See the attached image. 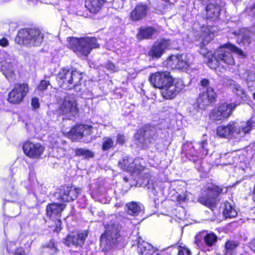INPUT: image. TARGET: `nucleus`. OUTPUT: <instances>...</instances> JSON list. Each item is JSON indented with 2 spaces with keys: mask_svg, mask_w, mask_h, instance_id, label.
<instances>
[{
  "mask_svg": "<svg viewBox=\"0 0 255 255\" xmlns=\"http://www.w3.org/2000/svg\"><path fill=\"white\" fill-rule=\"evenodd\" d=\"M121 229L118 223L111 222L105 227V231L101 237L102 251L107 252L117 247L122 239Z\"/></svg>",
  "mask_w": 255,
  "mask_h": 255,
  "instance_id": "7ed1b4c3",
  "label": "nucleus"
},
{
  "mask_svg": "<svg viewBox=\"0 0 255 255\" xmlns=\"http://www.w3.org/2000/svg\"><path fill=\"white\" fill-rule=\"evenodd\" d=\"M24 154L30 158H39L44 151V147L40 143L25 141L22 146Z\"/></svg>",
  "mask_w": 255,
  "mask_h": 255,
  "instance_id": "2eb2a0df",
  "label": "nucleus"
},
{
  "mask_svg": "<svg viewBox=\"0 0 255 255\" xmlns=\"http://www.w3.org/2000/svg\"><path fill=\"white\" fill-rule=\"evenodd\" d=\"M231 52L241 56L243 55V52L234 45L231 43L225 44L220 46L214 54L207 53V65L211 69H216L219 64L234 65L235 60Z\"/></svg>",
  "mask_w": 255,
  "mask_h": 255,
  "instance_id": "f257e3e1",
  "label": "nucleus"
},
{
  "mask_svg": "<svg viewBox=\"0 0 255 255\" xmlns=\"http://www.w3.org/2000/svg\"><path fill=\"white\" fill-rule=\"evenodd\" d=\"M156 249L150 244L144 241H138L137 251L140 255H151Z\"/></svg>",
  "mask_w": 255,
  "mask_h": 255,
  "instance_id": "a878e982",
  "label": "nucleus"
},
{
  "mask_svg": "<svg viewBox=\"0 0 255 255\" xmlns=\"http://www.w3.org/2000/svg\"><path fill=\"white\" fill-rule=\"evenodd\" d=\"M255 4H254V7H253V8H255Z\"/></svg>",
  "mask_w": 255,
  "mask_h": 255,
  "instance_id": "0e129e2a",
  "label": "nucleus"
},
{
  "mask_svg": "<svg viewBox=\"0 0 255 255\" xmlns=\"http://www.w3.org/2000/svg\"><path fill=\"white\" fill-rule=\"evenodd\" d=\"M49 85L50 84L49 82L45 80H42L39 84L38 87V89L41 91L45 90Z\"/></svg>",
  "mask_w": 255,
  "mask_h": 255,
  "instance_id": "37998d69",
  "label": "nucleus"
},
{
  "mask_svg": "<svg viewBox=\"0 0 255 255\" xmlns=\"http://www.w3.org/2000/svg\"><path fill=\"white\" fill-rule=\"evenodd\" d=\"M126 137L122 134H118L117 136V142L120 144H123L126 141Z\"/></svg>",
  "mask_w": 255,
  "mask_h": 255,
  "instance_id": "de8ad7c7",
  "label": "nucleus"
},
{
  "mask_svg": "<svg viewBox=\"0 0 255 255\" xmlns=\"http://www.w3.org/2000/svg\"><path fill=\"white\" fill-rule=\"evenodd\" d=\"M222 191V188L217 186L214 185L208 186L206 188L205 195L200 198L201 203L209 208L214 207L217 197Z\"/></svg>",
  "mask_w": 255,
  "mask_h": 255,
  "instance_id": "9d476101",
  "label": "nucleus"
},
{
  "mask_svg": "<svg viewBox=\"0 0 255 255\" xmlns=\"http://www.w3.org/2000/svg\"><path fill=\"white\" fill-rule=\"evenodd\" d=\"M172 78L168 72H157L151 75L150 81L154 87L161 89Z\"/></svg>",
  "mask_w": 255,
  "mask_h": 255,
  "instance_id": "a211bd4d",
  "label": "nucleus"
},
{
  "mask_svg": "<svg viewBox=\"0 0 255 255\" xmlns=\"http://www.w3.org/2000/svg\"><path fill=\"white\" fill-rule=\"evenodd\" d=\"M238 246V243L235 241H228L226 243L225 247L234 252V250Z\"/></svg>",
  "mask_w": 255,
  "mask_h": 255,
  "instance_id": "a19ab883",
  "label": "nucleus"
},
{
  "mask_svg": "<svg viewBox=\"0 0 255 255\" xmlns=\"http://www.w3.org/2000/svg\"><path fill=\"white\" fill-rule=\"evenodd\" d=\"M67 47L73 49L79 56L86 57L92 50L99 46L97 40L94 37H83L78 38L73 37L67 38Z\"/></svg>",
  "mask_w": 255,
  "mask_h": 255,
  "instance_id": "20e7f679",
  "label": "nucleus"
},
{
  "mask_svg": "<svg viewBox=\"0 0 255 255\" xmlns=\"http://www.w3.org/2000/svg\"><path fill=\"white\" fill-rule=\"evenodd\" d=\"M18 36L22 40V43L27 46H38L43 41V34L38 29H27L21 30Z\"/></svg>",
  "mask_w": 255,
  "mask_h": 255,
  "instance_id": "423d86ee",
  "label": "nucleus"
},
{
  "mask_svg": "<svg viewBox=\"0 0 255 255\" xmlns=\"http://www.w3.org/2000/svg\"><path fill=\"white\" fill-rule=\"evenodd\" d=\"M57 78L62 88L70 89L79 84L82 79V75L76 70L71 71L69 69L63 68L59 72Z\"/></svg>",
  "mask_w": 255,
  "mask_h": 255,
  "instance_id": "39448f33",
  "label": "nucleus"
},
{
  "mask_svg": "<svg viewBox=\"0 0 255 255\" xmlns=\"http://www.w3.org/2000/svg\"><path fill=\"white\" fill-rule=\"evenodd\" d=\"M147 10L146 5L138 4L131 12L130 18L133 21L140 20L146 16Z\"/></svg>",
  "mask_w": 255,
  "mask_h": 255,
  "instance_id": "4be33fe9",
  "label": "nucleus"
},
{
  "mask_svg": "<svg viewBox=\"0 0 255 255\" xmlns=\"http://www.w3.org/2000/svg\"><path fill=\"white\" fill-rule=\"evenodd\" d=\"M76 154L79 156H84L86 157L93 156V153L88 149L79 148L76 150Z\"/></svg>",
  "mask_w": 255,
  "mask_h": 255,
  "instance_id": "58836bf2",
  "label": "nucleus"
},
{
  "mask_svg": "<svg viewBox=\"0 0 255 255\" xmlns=\"http://www.w3.org/2000/svg\"><path fill=\"white\" fill-rule=\"evenodd\" d=\"M183 82L177 79L168 81L160 90L162 97L167 99H172L175 97L184 88Z\"/></svg>",
  "mask_w": 255,
  "mask_h": 255,
  "instance_id": "0eeeda50",
  "label": "nucleus"
},
{
  "mask_svg": "<svg viewBox=\"0 0 255 255\" xmlns=\"http://www.w3.org/2000/svg\"><path fill=\"white\" fill-rule=\"evenodd\" d=\"M81 192V189L75 186H62L60 190V197L64 202H70L76 199Z\"/></svg>",
  "mask_w": 255,
  "mask_h": 255,
  "instance_id": "f3484780",
  "label": "nucleus"
},
{
  "mask_svg": "<svg viewBox=\"0 0 255 255\" xmlns=\"http://www.w3.org/2000/svg\"><path fill=\"white\" fill-rule=\"evenodd\" d=\"M253 124L251 120L242 122L240 124L231 121L226 126L218 127L216 129V134L222 138L241 140L250 132Z\"/></svg>",
  "mask_w": 255,
  "mask_h": 255,
  "instance_id": "f03ea898",
  "label": "nucleus"
},
{
  "mask_svg": "<svg viewBox=\"0 0 255 255\" xmlns=\"http://www.w3.org/2000/svg\"><path fill=\"white\" fill-rule=\"evenodd\" d=\"M38 0H28L30 4H35L37 2Z\"/></svg>",
  "mask_w": 255,
  "mask_h": 255,
  "instance_id": "13d9d810",
  "label": "nucleus"
},
{
  "mask_svg": "<svg viewBox=\"0 0 255 255\" xmlns=\"http://www.w3.org/2000/svg\"><path fill=\"white\" fill-rule=\"evenodd\" d=\"M212 27L208 26L205 28V35L203 39V44H207L211 41L214 37V34L212 31Z\"/></svg>",
  "mask_w": 255,
  "mask_h": 255,
  "instance_id": "c9c22d12",
  "label": "nucleus"
},
{
  "mask_svg": "<svg viewBox=\"0 0 255 255\" xmlns=\"http://www.w3.org/2000/svg\"><path fill=\"white\" fill-rule=\"evenodd\" d=\"M171 40L166 39L157 40L154 42L148 52V55L152 58H159L165 51L171 48Z\"/></svg>",
  "mask_w": 255,
  "mask_h": 255,
  "instance_id": "4468645a",
  "label": "nucleus"
},
{
  "mask_svg": "<svg viewBox=\"0 0 255 255\" xmlns=\"http://www.w3.org/2000/svg\"><path fill=\"white\" fill-rule=\"evenodd\" d=\"M178 255H192L190 250L186 247H179L178 248Z\"/></svg>",
  "mask_w": 255,
  "mask_h": 255,
  "instance_id": "79ce46f5",
  "label": "nucleus"
},
{
  "mask_svg": "<svg viewBox=\"0 0 255 255\" xmlns=\"http://www.w3.org/2000/svg\"><path fill=\"white\" fill-rule=\"evenodd\" d=\"M59 110L60 114L68 118L75 116L78 113V109L74 96L72 95L65 96Z\"/></svg>",
  "mask_w": 255,
  "mask_h": 255,
  "instance_id": "1a4fd4ad",
  "label": "nucleus"
},
{
  "mask_svg": "<svg viewBox=\"0 0 255 255\" xmlns=\"http://www.w3.org/2000/svg\"><path fill=\"white\" fill-rule=\"evenodd\" d=\"M65 207L64 204H49L47 206V215L51 218H56L60 216L61 213Z\"/></svg>",
  "mask_w": 255,
  "mask_h": 255,
  "instance_id": "412c9836",
  "label": "nucleus"
},
{
  "mask_svg": "<svg viewBox=\"0 0 255 255\" xmlns=\"http://www.w3.org/2000/svg\"><path fill=\"white\" fill-rule=\"evenodd\" d=\"M12 60L10 55L2 53L0 56V69L3 75L9 81H12L15 77Z\"/></svg>",
  "mask_w": 255,
  "mask_h": 255,
  "instance_id": "f8f14e48",
  "label": "nucleus"
},
{
  "mask_svg": "<svg viewBox=\"0 0 255 255\" xmlns=\"http://www.w3.org/2000/svg\"><path fill=\"white\" fill-rule=\"evenodd\" d=\"M241 41L244 43V44H249L251 42L249 36L247 35L243 36L241 38Z\"/></svg>",
  "mask_w": 255,
  "mask_h": 255,
  "instance_id": "864d4df0",
  "label": "nucleus"
},
{
  "mask_svg": "<svg viewBox=\"0 0 255 255\" xmlns=\"http://www.w3.org/2000/svg\"><path fill=\"white\" fill-rule=\"evenodd\" d=\"M83 130H84V127L83 125H81L76 126L72 128H69L68 130L66 129L63 131V133L69 138L73 139H79L83 137L82 132Z\"/></svg>",
  "mask_w": 255,
  "mask_h": 255,
  "instance_id": "5701e85b",
  "label": "nucleus"
},
{
  "mask_svg": "<svg viewBox=\"0 0 255 255\" xmlns=\"http://www.w3.org/2000/svg\"><path fill=\"white\" fill-rule=\"evenodd\" d=\"M236 105L234 104H228L225 103L221 105L218 109L222 114L224 119L228 118L235 109Z\"/></svg>",
  "mask_w": 255,
  "mask_h": 255,
  "instance_id": "c756f323",
  "label": "nucleus"
},
{
  "mask_svg": "<svg viewBox=\"0 0 255 255\" xmlns=\"http://www.w3.org/2000/svg\"><path fill=\"white\" fill-rule=\"evenodd\" d=\"M230 87L232 89L233 91L240 97L241 98L243 99L245 97L246 95L244 89L235 81H231Z\"/></svg>",
  "mask_w": 255,
  "mask_h": 255,
  "instance_id": "473e14b6",
  "label": "nucleus"
},
{
  "mask_svg": "<svg viewBox=\"0 0 255 255\" xmlns=\"http://www.w3.org/2000/svg\"><path fill=\"white\" fill-rule=\"evenodd\" d=\"M61 221L60 219H58L57 221V223H56V230L57 231H59L61 230Z\"/></svg>",
  "mask_w": 255,
  "mask_h": 255,
  "instance_id": "4d7b16f0",
  "label": "nucleus"
},
{
  "mask_svg": "<svg viewBox=\"0 0 255 255\" xmlns=\"http://www.w3.org/2000/svg\"><path fill=\"white\" fill-rule=\"evenodd\" d=\"M31 105L34 109H37L39 107V100L37 98H33L32 99Z\"/></svg>",
  "mask_w": 255,
  "mask_h": 255,
  "instance_id": "8fccbe9b",
  "label": "nucleus"
},
{
  "mask_svg": "<svg viewBox=\"0 0 255 255\" xmlns=\"http://www.w3.org/2000/svg\"><path fill=\"white\" fill-rule=\"evenodd\" d=\"M10 245H14V244H13V243H10Z\"/></svg>",
  "mask_w": 255,
  "mask_h": 255,
  "instance_id": "680f3d73",
  "label": "nucleus"
},
{
  "mask_svg": "<svg viewBox=\"0 0 255 255\" xmlns=\"http://www.w3.org/2000/svg\"><path fill=\"white\" fill-rule=\"evenodd\" d=\"M221 1L220 0H211L207 3L206 7L207 18L213 20L217 19L221 10Z\"/></svg>",
  "mask_w": 255,
  "mask_h": 255,
  "instance_id": "dca6fc26",
  "label": "nucleus"
},
{
  "mask_svg": "<svg viewBox=\"0 0 255 255\" xmlns=\"http://www.w3.org/2000/svg\"><path fill=\"white\" fill-rule=\"evenodd\" d=\"M8 195L11 197L12 199H15L17 196V193L14 188H11V191H8Z\"/></svg>",
  "mask_w": 255,
  "mask_h": 255,
  "instance_id": "603ef678",
  "label": "nucleus"
},
{
  "mask_svg": "<svg viewBox=\"0 0 255 255\" xmlns=\"http://www.w3.org/2000/svg\"><path fill=\"white\" fill-rule=\"evenodd\" d=\"M127 213L130 215L137 216L144 208L143 206L139 202H131L126 205Z\"/></svg>",
  "mask_w": 255,
  "mask_h": 255,
  "instance_id": "393cba45",
  "label": "nucleus"
},
{
  "mask_svg": "<svg viewBox=\"0 0 255 255\" xmlns=\"http://www.w3.org/2000/svg\"><path fill=\"white\" fill-rule=\"evenodd\" d=\"M178 69L186 68L193 63V56L190 54L179 55Z\"/></svg>",
  "mask_w": 255,
  "mask_h": 255,
  "instance_id": "c85d7f7f",
  "label": "nucleus"
},
{
  "mask_svg": "<svg viewBox=\"0 0 255 255\" xmlns=\"http://www.w3.org/2000/svg\"><path fill=\"white\" fill-rule=\"evenodd\" d=\"M218 240L217 236L213 233H207L206 231L202 232L196 235L195 237V244L201 250L206 251L209 249L207 247L214 246Z\"/></svg>",
  "mask_w": 255,
  "mask_h": 255,
  "instance_id": "9b49d317",
  "label": "nucleus"
},
{
  "mask_svg": "<svg viewBox=\"0 0 255 255\" xmlns=\"http://www.w3.org/2000/svg\"><path fill=\"white\" fill-rule=\"evenodd\" d=\"M253 99H254V100L255 101V93L253 95Z\"/></svg>",
  "mask_w": 255,
  "mask_h": 255,
  "instance_id": "052dcab7",
  "label": "nucleus"
},
{
  "mask_svg": "<svg viewBox=\"0 0 255 255\" xmlns=\"http://www.w3.org/2000/svg\"><path fill=\"white\" fill-rule=\"evenodd\" d=\"M230 87L232 89L233 91L240 97L241 98L243 99L245 97L246 95L244 89L235 81H231Z\"/></svg>",
  "mask_w": 255,
  "mask_h": 255,
  "instance_id": "72a5a7b5",
  "label": "nucleus"
},
{
  "mask_svg": "<svg viewBox=\"0 0 255 255\" xmlns=\"http://www.w3.org/2000/svg\"><path fill=\"white\" fill-rule=\"evenodd\" d=\"M107 0H87L85 6L90 12L96 13L102 8Z\"/></svg>",
  "mask_w": 255,
  "mask_h": 255,
  "instance_id": "b1692460",
  "label": "nucleus"
},
{
  "mask_svg": "<svg viewBox=\"0 0 255 255\" xmlns=\"http://www.w3.org/2000/svg\"><path fill=\"white\" fill-rule=\"evenodd\" d=\"M9 42L6 38H2L0 39V45L2 47H6L8 45Z\"/></svg>",
  "mask_w": 255,
  "mask_h": 255,
  "instance_id": "3c124183",
  "label": "nucleus"
},
{
  "mask_svg": "<svg viewBox=\"0 0 255 255\" xmlns=\"http://www.w3.org/2000/svg\"><path fill=\"white\" fill-rule=\"evenodd\" d=\"M119 167L123 170L131 173H139L144 168L142 159L125 157L119 162Z\"/></svg>",
  "mask_w": 255,
  "mask_h": 255,
  "instance_id": "6e6552de",
  "label": "nucleus"
},
{
  "mask_svg": "<svg viewBox=\"0 0 255 255\" xmlns=\"http://www.w3.org/2000/svg\"><path fill=\"white\" fill-rule=\"evenodd\" d=\"M246 81L249 88H255V73L252 72L249 73Z\"/></svg>",
  "mask_w": 255,
  "mask_h": 255,
  "instance_id": "4c0bfd02",
  "label": "nucleus"
},
{
  "mask_svg": "<svg viewBox=\"0 0 255 255\" xmlns=\"http://www.w3.org/2000/svg\"><path fill=\"white\" fill-rule=\"evenodd\" d=\"M87 235V231H85L74 235H69L65 239L64 244L68 246H81L84 243Z\"/></svg>",
  "mask_w": 255,
  "mask_h": 255,
  "instance_id": "aec40b11",
  "label": "nucleus"
},
{
  "mask_svg": "<svg viewBox=\"0 0 255 255\" xmlns=\"http://www.w3.org/2000/svg\"><path fill=\"white\" fill-rule=\"evenodd\" d=\"M114 140L109 137H106L103 139L102 149L107 150L112 147L114 145Z\"/></svg>",
  "mask_w": 255,
  "mask_h": 255,
  "instance_id": "e433bc0d",
  "label": "nucleus"
},
{
  "mask_svg": "<svg viewBox=\"0 0 255 255\" xmlns=\"http://www.w3.org/2000/svg\"><path fill=\"white\" fill-rule=\"evenodd\" d=\"M209 80L206 79H204L202 80L200 82V84L201 86L202 87V89H204V90H206V88L210 87L209 86Z\"/></svg>",
  "mask_w": 255,
  "mask_h": 255,
  "instance_id": "09e8293b",
  "label": "nucleus"
},
{
  "mask_svg": "<svg viewBox=\"0 0 255 255\" xmlns=\"http://www.w3.org/2000/svg\"><path fill=\"white\" fill-rule=\"evenodd\" d=\"M29 91L28 86L27 84H17L9 92L8 94V101L13 104H18L22 101Z\"/></svg>",
  "mask_w": 255,
  "mask_h": 255,
  "instance_id": "ddd939ff",
  "label": "nucleus"
},
{
  "mask_svg": "<svg viewBox=\"0 0 255 255\" xmlns=\"http://www.w3.org/2000/svg\"><path fill=\"white\" fill-rule=\"evenodd\" d=\"M14 255H25L24 250L22 249H17Z\"/></svg>",
  "mask_w": 255,
  "mask_h": 255,
  "instance_id": "5fc2aeb1",
  "label": "nucleus"
},
{
  "mask_svg": "<svg viewBox=\"0 0 255 255\" xmlns=\"http://www.w3.org/2000/svg\"><path fill=\"white\" fill-rule=\"evenodd\" d=\"M179 55H172L167 59V65L171 68L178 69Z\"/></svg>",
  "mask_w": 255,
  "mask_h": 255,
  "instance_id": "f704fd0d",
  "label": "nucleus"
},
{
  "mask_svg": "<svg viewBox=\"0 0 255 255\" xmlns=\"http://www.w3.org/2000/svg\"><path fill=\"white\" fill-rule=\"evenodd\" d=\"M105 67L107 69L114 72L118 70V68L114 63L111 62H108L106 63Z\"/></svg>",
  "mask_w": 255,
  "mask_h": 255,
  "instance_id": "c03bdc74",
  "label": "nucleus"
},
{
  "mask_svg": "<svg viewBox=\"0 0 255 255\" xmlns=\"http://www.w3.org/2000/svg\"><path fill=\"white\" fill-rule=\"evenodd\" d=\"M46 246L48 249L50 250V252L51 254H54L56 253V246L55 245V243L53 242V241H50V243Z\"/></svg>",
  "mask_w": 255,
  "mask_h": 255,
  "instance_id": "49530a36",
  "label": "nucleus"
},
{
  "mask_svg": "<svg viewBox=\"0 0 255 255\" xmlns=\"http://www.w3.org/2000/svg\"><path fill=\"white\" fill-rule=\"evenodd\" d=\"M193 147H199L198 151L196 152L198 156L202 157L207 155L208 153V148L206 135H204L202 140L199 143H196Z\"/></svg>",
  "mask_w": 255,
  "mask_h": 255,
  "instance_id": "cd10ccee",
  "label": "nucleus"
},
{
  "mask_svg": "<svg viewBox=\"0 0 255 255\" xmlns=\"http://www.w3.org/2000/svg\"><path fill=\"white\" fill-rule=\"evenodd\" d=\"M223 214L225 218H231L237 216V212L232 207L231 204L229 203H225L224 205Z\"/></svg>",
  "mask_w": 255,
  "mask_h": 255,
  "instance_id": "7c9ffc66",
  "label": "nucleus"
},
{
  "mask_svg": "<svg viewBox=\"0 0 255 255\" xmlns=\"http://www.w3.org/2000/svg\"><path fill=\"white\" fill-rule=\"evenodd\" d=\"M210 117L211 119L214 121H220L223 119H224L222 114H221L219 110L217 109H214L212 112L211 113Z\"/></svg>",
  "mask_w": 255,
  "mask_h": 255,
  "instance_id": "ea45409f",
  "label": "nucleus"
},
{
  "mask_svg": "<svg viewBox=\"0 0 255 255\" xmlns=\"http://www.w3.org/2000/svg\"><path fill=\"white\" fill-rule=\"evenodd\" d=\"M84 127V130L82 131L83 136H87L90 135L92 133V127L87 125H83Z\"/></svg>",
  "mask_w": 255,
  "mask_h": 255,
  "instance_id": "a18cd8bd",
  "label": "nucleus"
},
{
  "mask_svg": "<svg viewBox=\"0 0 255 255\" xmlns=\"http://www.w3.org/2000/svg\"><path fill=\"white\" fill-rule=\"evenodd\" d=\"M224 255H234V252L232 250L225 248Z\"/></svg>",
  "mask_w": 255,
  "mask_h": 255,
  "instance_id": "6e6d98bb",
  "label": "nucleus"
},
{
  "mask_svg": "<svg viewBox=\"0 0 255 255\" xmlns=\"http://www.w3.org/2000/svg\"><path fill=\"white\" fill-rule=\"evenodd\" d=\"M155 30L152 27L141 29L137 35L138 39H142L151 37L155 33Z\"/></svg>",
  "mask_w": 255,
  "mask_h": 255,
  "instance_id": "2f4dec72",
  "label": "nucleus"
},
{
  "mask_svg": "<svg viewBox=\"0 0 255 255\" xmlns=\"http://www.w3.org/2000/svg\"><path fill=\"white\" fill-rule=\"evenodd\" d=\"M151 135L150 131L145 130L142 128L139 129L134 135V137L136 139L138 140L139 143H144L147 144V140H148L149 142H151L154 139L153 136L151 138H149V136Z\"/></svg>",
  "mask_w": 255,
  "mask_h": 255,
  "instance_id": "bb28decb",
  "label": "nucleus"
},
{
  "mask_svg": "<svg viewBox=\"0 0 255 255\" xmlns=\"http://www.w3.org/2000/svg\"><path fill=\"white\" fill-rule=\"evenodd\" d=\"M202 93L200 94L197 103L199 107H204L212 103L216 98V93L212 87L202 89Z\"/></svg>",
  "mask_w": 255,
  "mask_h": 255,
  "instance_id": "6ab92c4d",
  "label": "nucleus"
},
{
  "mask_svg": "<svg viewBox=\"0 0 255 255\" xmlns=\"http://www.w3.org/2000/svg\"><path fill=\"white\" fill-rule=\"evenodd\" d=\"M179 198V200H182V201H184V197H178Z\"/></svg>",
  "mask_w": 255,
  "mask_h": 255,
  "instance_id": "bf43d9fd",
  "label": "nucleus"
},
{
  "mask_svg": "<svg viewBox=\"0 0 255 255\" xmlns=\"http://www.w3.org/2000/svg\"><path fill=\"white\" fill-rule=\"evenodd\" d=\"M156 255H162L161 254H157Z\"/></svg>",
  "mask_w": 255,
  "mask_h": 255,
  "instance_id": "e2e57ef3",
  "label": "nucleus"
}]
</instances>
